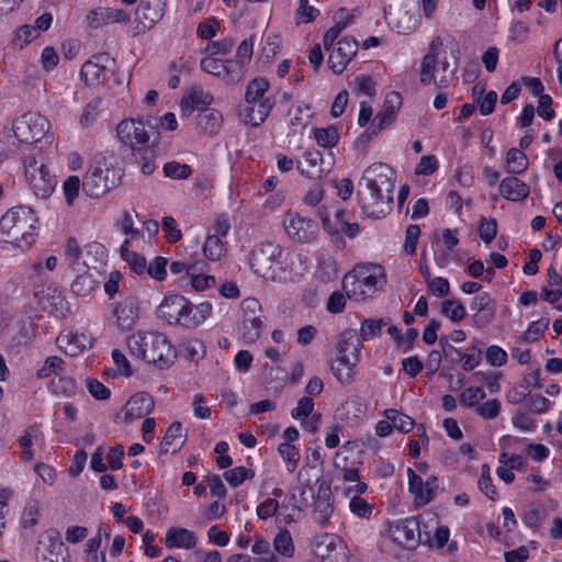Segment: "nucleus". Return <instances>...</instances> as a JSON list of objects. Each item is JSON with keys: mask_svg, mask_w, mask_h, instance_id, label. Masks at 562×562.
Masks as SVG:
<instances>
[{"mask_svg": "<svg viewBox=\"0 0 562 562\" xmlns=\"http://www.w3.org/2000/svg\"><path fill=\"white\" fill-rule=\"evenodd\" d=\"M395 171L386 164L367 167L357 192L362 213L368 217H384L392 209Z\"/></svg>", "mask_w": 562, "mask_h": 562, "instance_id": "obj_1", "label": "nucleus"}, {"mask_svg": "<svg viewBox=\"0 0 562 562\" xmlns=\"http://www.w3.org/2000/svg\"><path fill=\"white\" fill-rule=\"evenodd\" d=\"M38 218L25 205L10 209L0 218V243L18 248H29L35 241Z\"/></svg>", "mask_w": 562, "mask_h": 562, "instance_id": "obj_2", "label": "nucleus"}, {"mask_svg": "<svg viewBox=\"0 0 562 562\" xmlns=\"http://www.w3.org/2000/svg\"><path fill=\"white\" fill-rule=\"evenodd\" d=\"M132 356L164 370L169 368L177 358V352L167 336L161 333H137L127 338Z\"/></svg>", "mask_w": 562, "mask_h": 562, "instance_id": "obj_3", "label": "nucleus"}, {"mask_svg": "<svg viewBox=\"0 0 562 562\" xmlns=\"http://www.w3.org/2000/svg\"><path fill=\"white\" fill-rule=\"evenodd\" d=\"M212 312L209 302L198 305L179 294L166 296L157 308V315L169 325H178L186 328L200 326Z\"/></svg>", "mask_w": 562, "mask_h": 562, "instance_id": "obj_4", "label": "nucleus"}, {"mask_svg": "<svg viewBox=\"0 0 562 562\" xmlns=\"http://www.w3.org/2000/svg\"><path fill=\"white\" fill-rule=\"evenodd\" d=\"M386 282L385 273L380 265H363L345 276L344 290L349 299L364 300L382 289Z\"/></svg>", "mask_w": 562, "mask_h": 562, "instance_id": "obj_5", "label": "nucleus"}, {"mask_svg": "<svg viewBox=\"0 0 562 562\" xmlns=\"http://www.w3.org/2000/svg\"><path fill=\"white\" fill-rule=\"evenodd\" d=\"M361 347L356 330L347 329L339 335L330 370L341 384H349L353 380V368L359 361Z\"/></svg>", "mask_w": 562, "mask_h": 562, "instance_id": "obj_6", "label": "nucleus"}, {"mask_svg": "<svg viewBox=\"0 0 562 562\" xmlns=\"http://www.w3.org/2000/svg\"><path fill=\"white\" fill-rule=\"evenodd\" d=\"M443 45L441 37L436 36L429 44L428 53L423 57L420 64V82L427 86L431 82L437 88H446L452 80L456 67H451L443 55L440 58V50Z\"/></svg>", "mask_w": 562, "mask_h": 562, "instance_id": "obj_7", "label": "nucleus"}, {"mask_svg": "<svg viewBox=\"0 0 562 562\" xmlns=\"http://www.w3.org/2000/svg\"><path fill=\"white\" fill-rule=\"evenodd\" d=\"M116 134L120 142L134 153L159 144V132L148 120H123L116 127Z\"/></svg>", "mask_w": 562, "mask_h": 562, "instance_id": "obj_8", "label": "nucleus"}, {"mask_svg": "<svg viewBox=\"0 0 562 562\" xmlns=\"http://www.w3.org/2000/svg\"><path fill=\"white\" fill-rule=\"evenodd\" d=\"M121 172L113 166H108L104 161H93L82 180L83 192L94 199H99L115 188L121 180Z\"/></svg>", "mask_w": 562, "mask_h": 562, "instance_id": "obj_9", "label": "nucleus"}, {"mask_svg": "<svg viewBox=\"0 0 562 562\" xmlns=\"http://www.w3.org/2000/svg\"><path fill=\"white\" fill-rule=\"evenodd\" d=\"M25 180L33 193L41 199H47L56 187V179L50 175L42 156L23 159Z\"/></svg>", "mask_w": 562, "mask_h": 562, "instance_id": "obj_10", "label": "nucleus"}, {"mask_svg": "<svg viewBox=\"0 0 562 562\" xmlns=\"http://www.w3.org/2000/svg\"><path fill=\"white\" fill-rule=\"evenodd\" d=\"M281 247L272 241L259 244L252 251L250 267L254 272L263 279L276 278V266L280 263Z\"/></svg>", "mask_w": 562, "mask_h": 562, "instance_id": "obj_11", "label": "nucleus"}, {"mask_svg": "<svg viewBox=\"0 0 562 562\" xmlns=\"http://www.w3.org/2000/svg\"><path fill=\"white\" fill-rule=\"evenodd\" d=\"M48 128V121L40 113L27 112L13 122L14 137L21 144H33L43 138Z\"/></svg>", "mask_w": 562, "mask_h": 562, "instance_id": "obj_12", "label": "nucleus"}, {"mask_svg": "<svg viewBox=\"0 0 562 562\" xmlns=\"http://www.w3.org/2000/svg\"><path fill=\"white\" fill-rule=\"evenodd\" d=\"M390 535L394 542L414 550L420 542L419 521L415 517L397 520L390 528Z\"/></svg>", "mask_w": 562, "mask_h": 562, "instance_id": "obj_13", "label": "nucleus"}, {"mask_svg": "<svg viewBox=\"0 0 562 562\" xmlns=\"http://www.w3.org/2000/svg\"><path fill=\"white\" fill-rule=\"evenodd\" d=\"M241 311L243 318V338L245 342H255L261 333L262 322L258 313H260V304L258 300L249 297L243 301Z\"/></svg>", "mask_w": 562, "mask_h": 562, "instance_id": "obj_14", "label": "nucleus"}, {"mask_svg": "<svg viewBox=\"0 0 562 562\" xmlns=\"http://www.w3.org/2000/svg\"><path fill=\"white\" fill-rule=\"evenodd\" d=\"M358 52V42L353 37H344L339 40L335 47L330 49L328 56V67L334 74L340 75L356 56Z\"/></svg>", "mask_w": 562, "mask_h": 562, "instance_id": "obj_15", "label": "nucleus"}, {"mask_svg": "<svg viewBox=\"0 0 562 562\" xmlns=\"http://www.w3.org/2000/svg\"><path fill=\"white\" fill-rule=\"evenodd\" d=\"M304 161H299L297 170L310 179H321L331 169V161H325L322 154L315 148H308L303 154Z\"/></svg>", "mask_w": 562, "mask_h": 562, "instance_id": "obj_16", "label": "nucleus"}, {"mask_svg": "<svg viewBox=\"0 0 562 562\" xmlns=\"http://www.w3.org/2000/svg\"><path fill=\"white\" fill-rule=\"evenodd\" d=\"M283 224L289 237L300 243L312 241L317 233L316 223L300 215L288 214Z\"/></svg>", "mask_w": 562, "mask_h": 562, "instance_id": "obj_17", "label": "nucleus"}, {"mask_svg": "<svg viewBox=\"0 0 562 562\" xmlns=\"http://www.w3.org/2000/svg\"><path fill=\"white\" fill-rule=\"evenodd\" d=\"M166 0H142L135 11V21L143 30L151 29L165 13Z\"/></svg>", "mask_w": 562, "mask_h": 562, "instance_id": "obj_18", "label": "nucleus"}, {"mask_svg": "<svg viewBox=\"0 0 562 562\" xmlns=\"http://www.w3.org/2000/svg\"><path fill=\"white\" fill-rule=\"evenodd\" d=\"M333 502L330 486L322 482L317 488V495L314 502L313 518L319 526L325 527L329 524L333 515Z\"/></svg>", "mask_w": 562, "mask_h": 562, "instance_id": "obj_19", "label": "nucleus"}, {"mask_svg": "<svg viewBox=\"0 0 562 562\" xmlns=\"http://www.w3.org/2000/svg\"><path fill=\"white\" fill-rule=\"evenodd\" d=\"M470 310L474 312L473 322L477 327L488 325L495 317V302L487 292L475 295Z\"/></svg>", "mask_w": 562, "mask_h": 562, "instance_id": "obj_20", "label": "nucleus"}, {"mask_svg": "<svg viewBox=\"0 0 562 562\" xmlns=\"http://www.w3.org/2000/svg\"><path fill=\"white\" fill-rule=\"evenodd\" d=\"M154 398L148 393H135L125 404L124 422L130 423L147 416L154 409Z\"/></svg>", "mask_w": 562, "mask_h": 562, "instance_id": "obj_21", "label": "nucleus"}, {"mask_svg": "<svg viewBox=\"0 0 562 562\" xmlns=\"http://www.w3.org/2000/svg\"><path fill=\"white\" fill-rule=\"evenodd\" d=\"M138 311L136 297L128 296L119 303L113 312L117 328L123 331L133 329L138 318Z\"/></svg>", "mask_w": 562, "mask_h": 562, "instance_id": "obj_22", "label": "nucleus"}, {"mask_svg": "<svg viewBox=\"0 0 562 562\" xmlns=\"http://www.w3.org/2000/svg\"><path fill=\"white\" fill-rule=\"evenodd\" d=\"M76 279L71 283V292L79 296L89 295L99 284L101 279V272L97 267H87L77 272Z\"/></svg>", "mask_w": 562, "mask_h": 562, "instance_id": "obj_23", "label": "nucleus"}, {"mask_svg": "<svg viewBox=\"0 0 562 562\" xmlns=\"http://www.w3.org/2000/svg\"><path fill=\"white\" fill-rule=\"evenodd\" d=\"M110 60L108 54L93 56V59L87 60L80 70L81 80L89 86L99 85L105 79L106 67L103 63Z\"/></svg>", "mask_w": 562, "mask_h": 562, "instance_id": "obj_24", "label": "nucleus"}, {"mask_svg": "<svg viewBox=\"0 0 562 562\" xmlns=\"http://www.w3.org/2000/svg\"><path fill=\"white\" fill-rule=\"evenodd\" d=\"M402 104V97L398 92L391 91L386 94L383 102L382 109L373 117L372 122L374 126H379L384 130L390 125L396 117V112Z\"/></svg>", "mask_w": 562, "mask_h": 562, "instance_id": "obj_25", "label": "nucleus"}, {"mask_svg": "<svg viewBox=\"0 0 562 562\" xmlns=\"http://www.w3.org/2000/svg\"><path fill=\"white\" fill-rule=\"evenodd\" d=\"M274 105V101L266 98L258 103H247L244 105L240 115L245 123L251 126H259L268 117Z\"/></svg>", "mask_w": 562, "mask_h": 562, "instance_id": "obj_26", "label": "nucleus"}, {"mask_svg": "<svg viewBox=\"0 0 562 562\" xmlns=\"http://www.w3.org/2000/svg\"><path fill=\"white\" fill-rule=\"evenodd\" d=\"M499 192L504 199L516 202L525 200L529 195L530 189L518 178L506 177L499 183Z\"/></svg>", "mask_w": 562, "mask_h": 562, "instance_id": "obj_27", "label": "nucleus"}, {"mask_svg": "<svg viewBox=\"0 0 562 562\" xmlns=\"http://www.w3.org/2000/svg\"><path fill=\"white\" fill-rule=\"evenodd\" d=\"M165 544L168 548L192 549L196 544V537L189 529L170 528L166 533Z\"/></svg>", "mask_w": 562, "mask_h": 562, "instance_id": "obj_28", "label": "nucleus"}, {"mask_svg": "<svg viewBox=\"0 0 562 562\" xmlns=\"http://www.w3.org/2000/svg\"><path fill=\"white\" fill-rule=\"evenodd\" d=\"M482 360L481 342L477 339H473L471 345L465 349L464 352L460 351V356L451 358V362H462L461 367L464 371L474 370Z\"/></svg>", "mask_w": 562, "mask_h": 562, "instance_id": "obj_29", "label": "nucleus"}, {"mask_svg": "<svg viewBox=\"0 0 562 562\" xmlns=\"http://www.w3.org/2000/svg\"><path fill=\"white\" fill-rule=\"evenodd\" d=\"M223 116L215 109H207L198 115V126L207 135L213 136L220 132Z\"/></svg>", "mask_w": 562, "mask_h": 562, "instance_id": "obj_30", "label": "nucleus"}, {"mask_svg": "<svg viewBox=\"0 0 562 562\" xmlns=\"http://www.w3.org/2000/svg\"><path fill=\"white\" fill-rule=\"evenodd\" d=\"M213 97L202 90H193L181 100V109L183 111L193 112L195 110L203 112L211 104Z\"/></svg>", "mask_w": 562, "mask_h": 562, "instance_id": "obj_31", "label": "nucleus"}, {"mask_svg": "<svg viewBox=\"0 0 562 562\" xmlns=\"http://www.w3.org/2000/svg\"><path fill=\"white\" fill-rule=\"evenodd\" d=\"M183 442L182 425L179 422H175L168 427L162 438L161 449L167 453L172 448V452H176L177 448H180Z\"/></svg>", "mask_w": 562, "mask_h": 562, "instance_id": "obj_32", "label": "nucleus"}, {"mask_svg": "<svg viewBox=\"0 0 562 562\" xmlns=\"http://www.w3.org/2000/svg\"><path fill=\"white\" fill-rule=\"evenodd\" d=\"M130 240H125L121 247V257L128 265L131 270L137 274H144L147 269V261L144 256L128 249Z\"/></svg>", "mask_w": 562, "mask_h": 562, "instance_id": "obj_33", "label": "nucleus"}, {"mask_svg": "<svg viewBox=\"0 0 562 562\" xmlns=\"http://www.w3.org/2000/svg\"><path fill=\"white\" fill-rule=\"evenodd\" d=\"M527 156L518 148H510L506 155V170L512 175H520L527 170Z\"/></svg>", "mask_w": 562, "mask_h": 562, "instance_id": "obj_34", "label": "nucleus"}, {"mask_svg": "<svg viewBox=\"0 0 562 562\" xmlns=\"http://www.w3.org/2000/svg\"><path fill=\"white\" fill-rule=\"evenodd\" d=\"M268 88L269 81L265 78H257L250 81L245 93L246 104L263 101V95Z\"/></svg>", "mask_w": 562, "mask_h": 562, "instance_id": "obj_35", "label": "nucleus"}, {"mask_svg": "<svg viewBox=\"0 0 562 562\" xmlns=\"http://www.w3.org/2000/svg\"><path fill=\"white\" fill-rule=\"evenodd\" d=\"M384 416L392 423L393 428L404 434L409 432L415 425L412 417L393 408L385 409Z\"/></svg>", "mask_w": 562, "mask_h": 562, "instance_id": "obj_36", "label": "nucleus"}, {"mask_svg": "<svg viewBox=\"0 0 562 562\" xmlns=\"http://www.w3.org/2000/svg\"><path fill=\"white\" fill-rule=\"evenodd\" d=\"M65 252L68 265L75 272H80L89 265L86 260L80 262L81 250L75 238L67 240Z\"/></svg>", "mask_w": 562, "mask_h": 562, "instance_id": "obj_37", "label": "nucleus"}, {"mask_svg": "<svg viewBox=\"0 0 562 562\" xmlns=\"http://www.w3.org/2000/svg\"><path fill=\"white\" fill-rule=\"evenodd\" d=\"M441 314L452 323H459L467 316L465 307L457 300H445L441 303Z\"/></svg>", "mask_w": 562, "mask_h": 562, "instance_id": "obj_38", "label": "nucleus"}, {"mask_svg": "<svg viewBox=\"0 0 562 562\" xmlns=\"http://www.w3.org/2000/svg\"><path fill=\"white\" fill-rule=\"evenodd\" d=\"M313 134L318 146L324 148H333L338 144L339 140L338 132L334 126L326 128H314Z\"/></svg>", "mask_w": 562, "mask_h": 562, "instance_id": "obj_39", "label": "nucleus"}, {"mask_svg": "<svg viewBox=\"0 0 562 562\" xmlns=\"http://www.w3.org/2000/svg\"><path fill=\"white\" fill-rule=\"evenodd\" d=\"M199 262H195L187 269V276L190 278L192 288L196 291H203L215 283L214 277L201 276L198 273Z\"/></svg>", "mask_w": 562, "mask_h": 562, "instance_id": "obj_40", "label": "nucleus"}, {"mask_svg": "<svg viewBox=\"0 0 562 562\" xmlns=\"http://www.w3.org/2000/svg\"><path fill=\"white\" fill-rule=\"evenodd\" d=\"M485 396V392L482 387L470 386L460 394V403L464 407L476 409Z\"/></svg>", "mask_w": 562, "mask_h": 562, "instance_id": "obj_41", "label": "nucleus"}, {"mask_svg": "<svg viewBox=\"0 0 562 562\" xmlns=\"http://www.w3.org/2000/svg\"><path fill=\"white\" fill-rule=\"evenodd\" d=\"M318 554L323 562H347L348 557L342 546L338 548L330 541L326 548H318Z\"/></svg>", "mask_w": 562, "mask_h": 562, "instance_id": "obj_42", "label": "nucleus"}, {"mask_svg": "<svg viewBox=\"0 0 562 562\" xmlns=\"http://www.w3.org/2000/svg\"><path fill=\"white\" fill-rule=\"evenodd\" d=\"M273 547L283 557H292L294 544L290 531L286 529L280 530L273 540Z\"/></svg>", "mask_w": 562, "mask_h": 562, "instance_id": "obj_43", "label": "nucleus"}, {"mask_svg": "<svg viewBox=\"0 0 562 562\" xmlns=\"http://www.w3.org/2000/svg\"><path fill=\"white\" fill-rule=\"evenodd\" d=\"M278 451L285 461L288 471L294 472L300 461L299 449L289 442H282L279 445Z\"/></svg>", "mask_w": 562, "mask_h": 562, "instance_id": "obj_44", "label": "nucleus"}, {"mask_svg": "<svg viewBox=\"0 0 562 562\" xmlns=\"http://www.w3.org/2000/svg\"><path fill=\"white\" fill-rule=\"evenodd\" d=\"M204 256L211 261H217L224 254V246L217 235H209L203 246Z\"/></svg>", "mask_w": 562, "mask_h": 562, "instance_id": "obj_45", "label": "nucleus"}, {"mask_svg": "<svg viewBox=\"0 0 562 562\" xmlns=\"http://www.w3.org/2000/svg\"><path fill=\"white\" fill-rule=\"evenodd\" d=\"M255 473L252 470H248L245 467H236L226 471L223 476L231 486L237 487L243 484L245 480L252 479Z\"/></svg>", "mask_w": 562, "mask_h": 562, "instance_id": "obj_46", "label": "nucleus"}, {"mask_svg": "<svg viewBox=\"0 0 562 562\" xmlns=\"http://www.w3.org/2000/svg\"><path fill=\"white\" fill-rule=\"evenodd\" d=\"M548 326H549V318L541 317L538 321H535L529 325L527 330L524 333L521 339L528 344L535 342L546 331Z\"/></svg>", "mask_w": 562, "mask_h": 562, "instance_id": "obj_47", "label": "nucleus"}, {"mask_svg": "<svg viewBox=\"0 0 562 562\" xmlns=\"http://www.w3.org/2000/svg\"><path fill=\"white\" fill-rule=\"evenodd\" d=\"M64 361L60 357L52 356L45 359L43 366L36 371V376L38 379H46L52 374H58L59 371H63Z\"/></svg>", "mask_w": 562, "mask_h": 562, "instance_id": "obj_48", "label": "nucleus"}, {"mask_svg": "<svg viewBox=\"0 0 562 562\" xmlns=\"http://www.w3.org/2000/svg\"><path fill=\"white\" fill-rule=\"evenodd\" d=\"M87 561L88 562H105V553L99 551L101 548L100 532L90 538L86 544Z\"/></svg>", "mask_w": 562, "mask_h": 562, "instance_id": "obj_49", "label": "nucleus"}, {"mask_svg": "<svg viewBox=\"0 0 562 562\" xmlns=\"http://www.w3.org/2000/svg\"><path fill=\"white\" fill-rule=\"evenodd\" d=\"M56 341L59 348H63L65 344L69 342L79 347L81 351L91 347L90 338L85 334H60Z\"/></svg>", "mask_w": 562, "mask_h": 562, "instance_id": "obj_50", "label": "nucleus"}, {"mask_svg": "<svg viewBox=\"0 0 562 562\" xmlns=\"http://www.w3.org/2000/svg\"><path fill=\"white\" fill-rule=\"evenodd\" d=\"M200 67L203 71L216 77H222L228 74L225 61L213 57H205L201 59Z\"/></svg>", "mask_w": 562, "mask_h": 562, "instance_id": "obj_51", "label": "nucleus"}, {"mask_svg": "<svg viewBox=\"0 0 562 562\" xmlns=\"http://www.w3.org/2000/svg\"><path fill=\"white\" fill-rule=\"evenodd\" d=\"M191 167L187 164L170 161L164 166V173L172 179H187L191 175Z\"/></svg>", "mask_w": 562, "mask_h": 562, "instance_id": "obj_52", "label": "nucleus"}, {"mask_svg": "<svg viewBox=\"0 0 562 562\" xmlns=\"http://www.w3.org/2000/svg\"><path fill=\"white\" fill-rule=\"evenodd\" d=\"M389 324V319H364L361 325L360 336L363 340H369L375 335L380 334L383 325Z\"/></svg>", "mask_w": 562, "mask_h": 562, "instance_id": "obj_53", "label": "nucleus"}, {"mask_svg": "<svg viewBox=\"0 0 562 562\" xmlns=\"http://www.w3.org/2000/svg\"><path fill=\"white\" fill-rule=\"evenodd\" d=\"M38 36L36 30L31 25H22L15 31V36L12 41L14 46H19L23 48L25 45L30 44L33 40Z\"/></svg>", "mask_w": 562, "mask_h": 562, "instance_id": "obj_54", "label": "nucleus"}, {"mask_svg": "<svg viewBox=\"0 0 562 562\" xmlns=\"http://www.w3.org/2000/svg\"><path fill=\"white\" fill-rule=\"evenodd\" d=\"M168 261L166 258L161 256H157L153 262L147 263V269L145 273L150 276L156 281H164L167 276L166 267Z\"/></svg>", "mask_w": 562, "mask_h": 562, "instance_id": "obj_55", "label": "nucleus"}, {"mask_svg": "<svg viewBox=\"0 0 562 562\" xmlns=\"http://www.w3.org/2000/svg\"><path fill=\"white\" fill-rule=\"evenodd\" d=\"M161 227L167 240L170 244H176L182 238V233L178 228V224L172 216H165L161 221Z\"/></svg>", "mask_w": 562, "mask_h": 562, "instance_id": "obj_56", "label": "nucleus"}, {"mask_svg": "<svg viewBox=\"0 0 562 562\" xmlns=\"http://www.w3.org/2000/svg\"><path fill=\"white\" fill-rule=\"evenodd\" d=\"M64 195L68 205H72L79 194L80 179L78 176L68 177L63 184Z\"/></svg>", "mask_w": 562, "mask_h": 562, "instance_id": "obj_57", "label": "nucleus"}, {"mask_svg": "<svg viewBox=\"0 0 562 562\" xmlns=\"http://www.w3.org/2000/svg\"><path fill=\"white\" fill-rule=\"evenodd\" d=\"M485 360L493 367H502L507 362V352L499 346H490L485 351Z\"/></svg>", "mask_w": 562, "mask_h": 562, "instance_id": "obj_58", "label": "nucleus"}, {"mask_svg": "<svg viewBox=\"0 0 562 562\" xmlns=\"http://www.w3.org/2000/svg\"><path fill=\"white\" fill-rule=\"evenodd\" d=\"M501 411V402L496 398L490 400L485 403H481L475 413L484 419H494L498 416Z\"/></svg>", "mask_w": 562, "mask_h": 562, "instance_id": "obj_59", "label": "nucleus"}, {"mask_svg": "<svg viewBox=\"0 0 562 562\" xmlns=\"http://www.w3.org/2000/svg\"><path fill=\"white\" fill-rule=\"evenodd\" d=\"M86 385L91 396L95 400L104 401L111 395V391L97 379L88 378L86 380Z\"/></svg>", "mask_w": 562, "mask_h": 562, "instance_id": "obj_60", "label": "nucleus"}, {"mask_svg": "<svg viewBox=\"0 0 562 562\" xmlns=\"http://www.w3.org/2000/svg\"><path fill=\"white\" fill-rule=\"evenodd\" d=\"M155 148L147 147L142 151H136L139 155L140 170L144 175H151L155 170Z\"/></svg>", "mask_w": 562, "mask_h": 562, "instance_id": "obj_61", "label": "nucleus"}, {"mask_svg": "<svg viewBox=\"0 0 562 562\" xmlns=\"http://www.w3.org/2000/svg\"><path fill=\"white\" fill-rule=\"evenodd\" d=\"M428 290L437 297H445L450 292V285L447 279L442 277L431 278L427 282Z\"/></svg>", "mask_w": 562, "mask_h": 562, "instance_id": "obj_62", "label": "nucleus"}, {"mask_svg": "<svg viewBox=\"0 0 562 562\" xmlns=\"http://www.w3.org/2000/svg\"><path fill=\"white\" fill-rule=\"evenodd\" d=\"M497 234V223L496 220L490 218L485 220L483 218L480 226H479V235L480 238L485 243L490 244Z\"/></svg>", "mask_w": 562, "mask_h": 562, "instance_id": "obj_63", "label": "nucleus"}, {"mask_svg": "<svg viewBox=\"0 0 562 562\" xmlns=\"http://www.w3.org/2000/svg\"><path fill=\"white\" fill-rule=\"evenodd\" d=\"M350 510L360 518H369L372 514V507L360 496H351L349 502Z\"/></svg>", "mask_w": 562, "mask_h": 562, "instance_id": "obj_64", "label": "nucleus"}]
</instances>
